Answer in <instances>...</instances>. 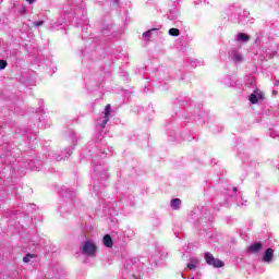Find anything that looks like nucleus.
Instances as JSON below:
<instances>
[{
	"instance_id": "obj_15",
	"label": "nucleus",
	"mask_w": 279,
	"mask_h": 279,
	"mask_svg": "<svg viewBox=\"0 0 279 279\" xmlns=\"http://www.w3.org/2000/svg\"><path fill=\"white\" fill-rule=\"evenodd\" d=\"M32 258H36V254H26V256L23 257V263H29Z\"/></svg>"
},
{
	"instance_id": "obj_4",
	"label": "nucleus",
	"mask_w": 279,
	"mask_h": 279,
	"mask_svg": "<svg viewBox=\"0 0 279 279\" xmlns=\"http://www.w3.org/2000/svg\"><path fill=\"white\" fill-rule=\"evenodd\" d=\"M112 110V107L110 105H107L104 111V119L101 121V123L99 124L100 130H106V125L108 123V121H110L109 117H110V112Z\"/></svg>"
},
{
	"instance_id": "obj_28",
	"label": "nucleus",
	"mask_w": 279,
	"mask_h": 279,
	"mask_svg": "<svg viewBox=\"0 0 279 279\" xmlns=\"http://www.w3.org/2000/svg\"><path fill=\"white\" fill-rule=\"evenodd\" d=\"M97 138H98L99 141H101V140L104 138V136L99 135Z\"/></svg>"
},
{
	"instance_id": "obj_33",
	"label": "nucleus",
	"mask_w": 279,
	"mask_h": 279,
	"mask_svg": "<svg viewBox=\"0 0 279 279\" xmlns=\"http://www.w3.org/2000/svg\"><path fill=\"white\" fill-rule=\"evenodd\" d=\"M181 276H182V278H186V277H184V274H182Z\"/></svg>"
},
{
	"instance_id": "obj_13",
	"label": "nucleus",
	"mask_w": 279,
	"mask_h": 279,
	"mask_svg": "<svg viewBox=\"0 0 279 279\" xmlns=\"http://www.w3.org/2000/svg\"><path fill=\"white\" fill-rule=\"evenodd\" d=\"M52 160L54 162H60V160H64V157H62V155L58 154V153H53L52 154Z\"/></svg>"
},
{
	"instance_id": "obj_26",
	"label": "nucleus",
	"mask_w": 279,
	"mask_h": 279,
	"mask_svg": "<svg viewBox=\"0 0 279 279\" xmlns=\"http://www.w3.org/2000/svg\"><path fill=\"white\" fill-rule=\"evenodd\" d=\"M274 56H278V52H277V51H274V52L270 54V58H274Z\"/></svg>"
},
{
	"instance_id": "obj_10",
	"label": "nucleus",
	"mask_w": 279,
	"mask_h": 279,
	"mask_svg": "<svg viewBox=\"0 0 279 279\" xmlns=\"http://www.w3.org/2000/svg\"><path fill=\"white\" fill-rule=\"evenodd\" d=\"M170 206L173 210H179L180 206H182V201L180 198H174L171 201Z\"/></svg>"
},
{
	"instance_id": "obj_16",
	"label": "nucleus",
	"mask_w": 279,
	"mask_h": 279,
	"mask_svg": "<svg viewBox=\"0 0 279 279\" xmlns=\"http://www.w3.org/2000/svg\"><path fill=\"white\" fill-rule=\"evenodd\" d=\"M125 269H128L129 271L131 270V269H134V260H132V259H129V260H126V264H125Z\"/></svg>"
},
{
	"instance_id": "obj_32",
	"label": "nucleus",
	"mask_w": 279,
	"mask_h": 279,
	"mask_svg": "<svg viewBox=\"0 0 279 279\" xmlns=\"http://www.w3.org/2000/svg\"><path fill=\"white\" fill-rule=\"evenodd\" d=\"M275 86H278V82L275 83Z\"/></svg>"
},
{
	"instance_id": "obj_23",
	"label": "nucleus",
	"mask_w": 279,
	"mask_h": 279,
	"mask_svg": "<svg viewBox=\"0 0 279 279\" xmlns=\"http://www.w3.org/2000/svg\"><path fill=\"white\" fill-rule=\"evenodd\" d=\"M65 197H70V198L75 197V192L70 191V192H69V195H68V194H65Z\"/></svg>"
},
{
	"instance_id": "obj_31",
	"label": "nucleus",
	"mask_w": 279,
	"mask_h": 279,
	"mask_svg": "<svg viewBox=\"0 0 279 279\" xmlns=\"http://www.w3.org/2000/svg\"><path fill=\"white\" fill-rule=\"evenodd\" d=\"M96 195H99V191H96Z\"/></svg>"
},
{
	"instance_id": "obj_17",
	"label": "nucleus",
	"mask_w": 279,
	"mask_h": 279,
	"mask_svg": "<svg viewBox=\"0 0 279 279\" xmlns=\"http://www.w3.org/2000/svg\"><path fill=\"white\" fill-rule=\"evenodd\" d=\"M112 29V24H104L102 25V34H108Z\"/></svg>"
},
{
	"instance_id": "obj_6",
	"label": "nucleus",
	"mask_w": 279,
	"mask_h": 279,
	"mask_svg": "<svg viewBox=\"0 0 279 279\" xmlns=\"http://www.w3.org/2000/svg\"><path fill=\"white\" fill-rule=\"evenodd\" d=\"M229 58L234 62V64H239L240 62H243V54L236 50H231L229 52Z\"/></svg>"
},
{
	"instance_id": "obj_36",
	"label": "nucleus",
	"mask_w": 279,
	"mask_h": 279,
	"mask_svg": "<svg viewBox=\"0 0 279 279\" xmlns=\"http://www.w3.org/2000/svg\"><path fill=\"white\" fill-rule=\"evenodd\" d=\"M117 3V0H113Z\"/></svg>"
},
{
	"instance_id": "obj_20",
	"label": "nucleus",
	"mask_w": 279,
	"mask_h": 279,
	"mask_svg": "<svg viewBox=\"0 0 279 279\" xmlns=\"http://www.w3.org/2000/svg\"><path fill=\"white\" fill-rule=\"evenodd\" d=\"M253 93L256 94L257 100L263 99V92H260V89H256Z\"/></svg>"
},
{
	"instance_id": "obj_5",
	"label": "nucleus",
	"mask_w": 279,
	"mask_h": 279,
	"mask_svg": "<svg viewBox=\"0 0 279 279\" xmlns=\"http://www.w3.org/2000/svg\"><path fill=\"white\" fill-rule=\"evenodd\" d=\"M262 263H266L267 265H271L274 263V248L268 247L263 257H262Z\"/></svg>"
},
{
	"instance_id": "obj_2",
	"label": "nucleus",
	"mask_w": 279,
	"mask_h": 279,
	"mask_svg": "<svg viewBox=\"0 0 279 279\" xmlns=\"http://www.w3.org/2000/svg\"><path fill=\"white\" fill-rule=\"evenodd\" d=\"M205 260L207 263V265H211V267H223V262H221V259L215 258V256H213V254L210 253H205Z\"/></svg>"
},
{
	"instance_id": "obj_34",
	"label": "nucleus",
	"mask_w": 279,
	"mask_h": 279,
	"mask_svg": "<svg viewBox=\"0 0 279 279\" xmlns=\"http://www.w3.org/2000/svg\"><path fill=\"white\" fill-rule=\"evenodd\" d=\"M102 154H108V153H106V150H104Z\"/></svg>"
},
{
	"instance_id": "obj_25",
	"label": "nucleus",
	"mask_w": 279,
	"mask_h": 279,
	"mask_svg": "<svg viewBox=\"0 0 279 279\" xmlns=\"http://www.w3.org/2000/svg\"><path fill=\"white\" fill-rule=\"evenodd\" d=\"M26 2L32 4V3H36V0H26Z\"/></svg>"
},
{
	"instance_id": "obj_1",
	"label": "nucleus",
	"mask_w": 279,
	"mask_h": 279,
	"mask_svg": "<svg viewBox=\"0 0 279 279\" xmlns=\"http://www.w3.org/2000/svg\"><path fill=\"white\" fill-rule=\"evenodd\" d=\"M81 252L83 256L95 258V256H97V245H95L93 241L87 240L83 243Z\"/></svg>"
},
{
	"instance_id": "obj_35",
	"label": "nucleus",
	"mask_w": 279,
	"mask_h": 279,
	"mask_svg": "<svg viewBox=\"0 0 279 279\" xmlns=\"http://www.w3.org/2000/svg\"><path fill=\"white\" fill-rule=\"evenodd\" d=\"M242 206H245V203H242Z\"/></svg>"
},
{
	"instance_id": "obj_14",
	"label": "nucleus",
	"mask_w": 279,
	"mask_h": 279,
	"mask_svg": "<svg viewBox=\"0 0 279 279\" xmlns=\"http://www.w3.org/2000/svg\"><path fill=\"white\" fill-rule=\"evenodd\" d=\"M251 104H258V96L254 93H252L248 97Z\"/></svg>"
},
{
	"instance_id": "obj_18",
	"label": "nucleus",
	"mask_w": 279,
	"mask_h": 279,
	"mask_svg": "<svg viewBox=\"0 0 279 279\" xmlns=\"http://www.w3.org/2000/svg\"><path fill=\"white\" fill-rule=\"evenodd\" d=\"M168 33L170 36H180V29L178 28H170Z\"/></svg>"
},
{
	"instance_id": "obj_22",
	"label": "nucleus",
	"mask_w": 279,
	"mask_h": 279,
	"mask_svg": "<svg viewBox=\"0 0 279 279\" xmlns=\"http://www.w3.org/2000/svg\"><path fill=\"white\" fill-rule=\"evenodd\" d=\"M196 265L195 264H193V263H189L187 264V269H191V270H193V269H196Z\"/></svg>"
},
{
	"instance_id": "obj_11",
	"label": "nucleus",
	"mask_w": 279,
	"mask_h": 279,
	"mask_svg": "<svg viewBox=\"0 0 279 279\" xmlns=\"http://www.w3.org/2000/svg\"><path fill=\"white\" fill-rule=\"evenodd\" d=\"M68 134L71 141H80V138H82V136L77 135V133H75L73 130H70Z\"/></svg>"
},
{
	"instance_id": "obj_29",
	"label": "nucleus",
	"mask_w": 279,
	"mask_h": 279,
	"mask_svg": "<svg viewBox=\"0 0 279 279\" xmlns=\"http://www.w3.org/2000/svg\"><path fill=\"white\" fill-rule=\"evenodd\" d=\"M251 84H254V78H250Z\"/></svg>"
},
{
	"instance_id": "obj_30",
	"label": "nucleus",
	"mask_w": 279,
	"mask_h": 279,
	"mask_svg": "<svg viewBox=\"0 0 279 279\" xmlns=\"http://www.w3.org/2000/svg\"><path fill=\"white\" fill-rule=\"evenodd\" d=\"M272 93H274L275 95H278V92H276V90H274Z\"/></svg>"
},
{
	"instance_id": "obj_12",
	"label": "nucleus",
	"mask_w": 279,
	"mask_h": 279,
	"mask_svg": "<svg viewBox=\"0 0 279 279\" xmlns=\"http://www.w3.org/2000/svg\"><path fill=\"white\" fill-rule=\"evenodd\" d=\"M238 40H241L242 43H247V40H250V35H246L245 33H240L238 35Z\"/></svg>"
},
{
	"instance_id": "obj_8",
	"label": "nucleus",
	"mask_w": 279,
	"mask_h": 279,
	"mask_svg": "<svg viewBox=\"0 0 279 279\" xmlns=\"http://www.w3.org/2000/svg\"><path fill=\"white\" fill-rule=\"evenodd\" d=\"M151 34H158V28H150L147 32L143 33V39L146 43H149V40H151Z\"/></svg>"
},
{
	"instance_id": "obj_24",
	"label": "nucleus",
	"mask_w": 279,
	"mask_h": 279,
	"mask_svg": "<svg viewBox=\"0 0 279 279\" xmlns=\"http://www.w3.org/2000/svg\"><path fill=\"white\" fill-rule=\"evenodd\" d=\"M178 15H171V14L168 15V19H170V21H175Z\"/></svg>"
},
{
	"instance_id": "obj_9",
	"label": "nucleus",
	"mask_w": 279,
	"mask_h": 279,
	"mask_svg": "<svg viewBox=\"0 0 279 279\" xmlns=\"http://www.w3.org/2000/svg\"><path fill=\"white\" fill-rule=\"evenodd\" d=\"M102 243L106 247H112L114 243L112 242V236L110 234H106L102 239Z\"/></svg>"
},
{
	"instance_id": "obj_3",
	"label": "nucleus",
	"mask_w": 279,
	"mask_h": 279,
	"mask_svg": "<svg viewBox=\"0 0 279 279\" xmlns=\"http://www.w3.org/2000/svg\"><path fill=\"white\" fill-rule=\"evenodd\" d=\"M92 178H97V180H104L106 178V169L101 165H96L93 172Z\"/></svg>"
},
{
	"instance_id": "obj_19",
	"label": "nucleus",
	"mask_w": 279,
	"mask_h": 279,
	"mask_svg": "<svg viewBox=\"0 0 279 279\" xmlns=\"http://www.w3.org/2000/svg\"><path fill=\"white\" fill-rule=\"evenodd\" d=\"M5 66H8V61L0 60V71H3V69H5Z\"/></svg>"
},
{
	"instance_id": "obj_7",
	"label": "nucleus",
	"mask_w": 279,
	"mask_h": 279,
	"mask_svg": "<svg viewBox=\"0 0 279 279\" xmlns=\"http://www.w3.org/2000/svg\"><path fill=\"white\" fill-rule=\"evenodd\" d=\"M260 250H263V243L262 242H255V243H252L248 246V252H251V254H258V252Z\"/></svg>"
},
{
	"instance_id": "obj_21",
	"label": "nucleus",
	"mask_w": 279,
	"mask_h": 279,
	"mask_svg": "<svg viewBox=\"0 0 279 279\" xmlns=\"http://www.w3.org/2000/svg\"><path fill=\"white\" fill-rule=\"evenodd\" d=\"M43 25H45V21L34 22L35 27H40Z\"/></svg>"
},
{
	"instance_id": "obj_27",
	"label": "nucleus",
	"mask_w": 279,
	"mask_h": 279,
	"mask_svg": "<svg viewBox=\"0 0 279 279\" xmlns=\"http://www.w3.org/2000/svg\"><path fill=\"white\" fill-rule=\"evenodd\" d=\"M236 191H239L238 187H233V193H236Z\"/></svg>"
}]
</instances>
